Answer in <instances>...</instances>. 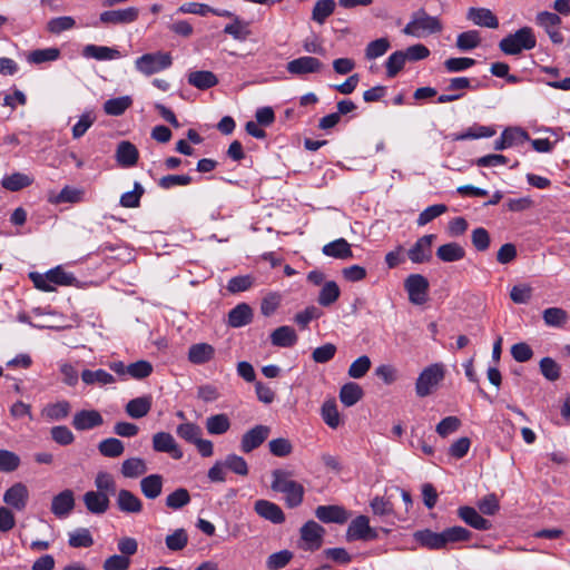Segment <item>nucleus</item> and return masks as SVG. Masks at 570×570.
I'll use <instances>...</instances> for the list:
<instances>
[{
    "instance_id": "f257e3e1",
    "label": "nucleus",
    "mask_w": 570,
    "mask_h": 570,
    "mask_svg": "<svg viewBox=\"0 0 570 570\" xmlns=\"http://www.w3.org/2000/svg\"><path fill=\"white\" fill-rule=\"evenodd\" d=\"M443 24L438 17L430 16L424 9H420L411 16V20L403 29V33L415 38H424L439 33Z\"/></svg>"
},
{
    "instance_id": "f03ea898",
    "label": "nucleus",
    "mask_w": 570,
    "mask_h": 570,
    "mask_svg": "<svg viewBox=\"0 0 570 570\" xmlns=\"http://www.w3.org/2000/svg\"><path fill=\"white\" fill-rule=\"evenodd\" d=\"M535 45L537 39L533 30L530 27H523L501 39L499 48L505 55L517 56L523 50L533 49Z\"/></svg>"
},
{
    "instance_id": "7ed1b4c3",
    "label": "nucleus",
    "mask_w": 570,
    "mask_h": 570,
    "mask_svg": "<svg viewBox=\"0 0 570 570\" xmlns=\"http://www.w3.org/2000/svg\"><path fill=\"white\" fill-rule=\"evenodd\" d=\"M173 65V57L169 52L156 51L145 53L135 60V68L145 76H151L168 69Z\"/></svg>"
},
{
    "instance_id": "20e7f679",
    "label": "nucleus",
    "mask_w": 570,
    "mask_h": 570,
    "mask_svg": "<svg viewBox=\"0 0 570 570\" xmlns=\"http://www.w3.org/2000/svg\"><path fill=\"white\" fill-rule=\"evenodd\" d=\"M444 370L441 364H432L425 367L415 382V392L417 396L425 397L430 395L435 386L443 380Z\"/></svg>"
},
{
    "instance_id": "39448f33",
    "label": "nucleus",
    "mask_w": 570,
    "mask_h": 570,
    "mask_svg": "<svg viewBox=\"0 0 570 570\" xmlns=\"http://www.w3.org/2000/svg\"><path fill=\"white\" fill-rule=\"evenodd\" d=\"M429 281L421 274H411L404 281V288L409 294V299L415 305H422L428 299Z\"/></svg>"
},
{
    "instance_id": "423d86ee",
    "label": "nucleus",
    "mask_w": 570,
    "mask_h": 570,
    "mask_svg": "<svg viewBox=\"0 0 570 570\" xmlns=\"http://www.w3.org/2000/svg\"><path fill=\"white\" fill-rule=\"evenodd\" d=\"M474 86L468 77H454L449 80L446 86L448 94H442L438 97L439 104H448L462 99L465 96V90H474Z\"/></svg>"
},
{
    "instance_id": "0eeeda50",
    "label": "nucleus",
    "mask_w": 570,
    "mask_h": 570,
    "mask_svg": "<svg viewBox=\"0 0 570 570\" xmlns=\"http://www.w3.org/2000/svg\"><path fill=\"white\" fill-rule=\"evenodd\" d=\"M153 450L158 453H167L174 460H180L184 452L175 438L169 432H157L151 439Z\"/></svg>"
},
{
    "instance_id": "6e6552de",
    "label": "nucleus",
    "mask_w": 570,
    "mask_h": 570,
    "mask_svg": "<svg viewBox=\"0 0 570 570\" xmlns=\"http://www.w3.org/2000/svg\"><path fill=\"white\" fill-rule=\"evenodd\" d=\"M535 22L539 27L544 29L553 43L561 45L563 42V36L559 30L561 18L557 13L541 11L537 14Z\"/></svg>"
},
{
    "instance_id": "1a4fd4ad",
    "label": "nucleus",
    "mask_w": 570,
    "mask_h": 570,
    "mask_svg": "<svg viewBox=\"0 0 570 570\" xmlns=\"http://www.w3.org/2000/svg\"><path fill=\"white\" fill-rule=\"evenodd\" d=\"M271 428L267 425H255L245 432L240 440V451L243 453H250L259 448L269 436Z\"/></svg>"
},
{
    "instance_id": "9d476101",
    "label": "nucleus",
    "mask_w": 570,
    "mask_h": 570,
    "mask_svg": "<svg viewBox=\"0 0 570 570\" xmlns=\"http://www.w3.org/2000/svg\"><path fill=\"white\" fill-rule=\"evenodd\" d=\"M139 17V9L128 7L118 10H107L100 13L99 20L104 24H128L135 22Z\"/></svg>"
},
{
    "instance_id": "9b49d317",
    "label": "nucleus",
    "mask_w": 570,
    "mask_h": 570,
    "mask_svg": "<svg viewBox=\"0 0 570 570\" xmlns=\"http://www.w3.org/2000/svg\"><path fill=\"white\" fill-rule=\"evenodd\" d=\"M435 237L433 234L420 237L407 252L410 261L415 264L430 262L432 258V244Z\"/></svg>"
},
{
    "instance_id": "f8f14e48",
    "label": "nucleus",
    "mask_w": 570,
    "mask_h": 570,
    "mask_svg": "<svg viewBox=\"0 0 570 570\" xmlns=\"http://www.w3.org/2000/svg\"><path fill=\"white\" fill-rule=\"evenodd\" d=\"M323 63L320 59L311 56H303L291 60L286 65V70L294 76H305L307 73L320 72Z\"/></svg>"
},
{
    "instance_id": "ddd939ff",
    "label": "nucleus",
    "mask_w": 570,
    "mask_h": 570,
    "mask_svg": "<svg viewBox=\"0 0 570 570\" xmlns=\"http://www.w3.org/2000/svg\"><path fill=\"white\" fill-rule=\"evenodd\" d=\"M376 537L377 533L370 527V520L365 515H358L353 519L346 532V538L348 541L373 540Z\"/></svg>"
},
{
    "instance_id": "4468645a",
    "label": "nucleus",
    "mask_w": 570,
    "mask_h": 570,
    "mask_svg": "<svg viewBox=\"0 0 570 570\" xmlns=\"http://www.w3.org/2000/svg\"><path fill=\"white\" fill-rule=\"evenodd\" d=\"M71 424L79 432L88 431L101 426L104 417L97 410H80L75 413Z\"/></svg>"
},
{
    "instance_id": "2eb2a0df",
    "label": "nucleus",
    "mask_w": 570,
    "mask_h": 570,
    "mask_svg": "<svg viewBox=\"0 0 570 570\" xmlns=\"http://www.w3.org/2000/svg\"><path fill=\"white\" fill-rule=\"evenodd\" d=\"M29 500V490L22 482H17L3 494V502L17 511L26 509Z\"/></svg>"
},
{
    "instance_id": "dca6fc26",
    "label": "nucleus",
    "mask_w": 570,
    "mask_h": 570,
    "mask_svg": "<svg viewBox=\"0 0 570 570\" xmlns=\"http://www.w3.org/2000/svg\"><path fill=\"white\" fill-rule=\"evenodd\" d=\"M324 529L317 522L309 520L301 528V539L305 550H317L322 546Z\"/></svg>"
},
{
    "instance_id": "f3484780",
    "label": "nucleus",
    "mask_w": 570,
    "mask_h": 570,
    "mask_svg": "<svg viewBox=\"0 0 570 570\" xmlns=\"http://www.w3.org/2000/svg\"><path fill=\"white\" fill-rule=\"evenodd\" d=\"M75 508V494L70 489H66L55 495L51 500V512L59 519L67 518Z\"/></svg>"
},
{
    "instance_id": "a211bd4d",
    "label": "nucleus",
    "mask_w": 570,
    "mask_h": 570,
    "mask_svg": "<svg viewBox=\"0 0 570 570\" xmlns=\"http://www.w3.org/2000/svg\"><path fill=\"white\" fill-rule=\"evenodd\" d=\"M529 135L521 128H507L502 131L499 139L494 141L495 150H503L515 145H521L529 140Z\"/></svg>"
},
{
    "instance_id": "6ab92c4d",
    "label": "nucleus",
    "mask_w": 570,
    "mask_h": 570,
    "mask_svg": "<svg viewBox=\"0 0 570 570\" xmlns=\"http://www.w3.org/2000/svg\"><path fill=\"white\" fill-rule=\"evenodd\" d=\"M255 512L271 521L272 523L279 524L285 521V514L283 510L274 502L267 500H257L254 505Z\"/></svg>"
},
{
    "instance_id": "aec40b11",
    "label": "nucleus",
    "mask_w": 570,
    "mask_h": 570,
    "mask_svg": "<svg viewBox=\"0 0 570 570\" xmlns=\"http://www.w3.org/2000/svg\"><path fill=\"white\" fill-rule=\"evenodd\" d=\"M82 499L86 509L92 514H104L110 505L109 497L104 492L88 491Z\"/></svg>"
},
{
    "instance_id": "412c9836",
    "label": "nucleus",
    "mask_w": 570,
    "mask_h": 570,
    "mask_svg": "<svg viewBox=\"0 0 570 570\" xmlns=\"http://www.w3.org/2000/svg\"><path fill=\"white\" fill-rule=\"evenodd\" d=\"M71 413V404L67 400L46 404L41 410V416L49 422L62 421Z\"/></svg>"
},
{
    "instance_id": "4be33fe9",
    "label": "nucleus",
    "mask_w": 570,
    "mask_h": 570,
    "mask_svg": "<svg viewBox=\"0 0 570 570\" xmlns=\"http://www.w3.org/2000/svg\"><path fill=\"white\" fill-rule=\"evenodd\" d=\"M466 18L475 26L495 29L499 27L497 16L488 8H470Z\"/></svg>"
},
{
    "instance_id": "5701e85b",
    "label": "nucleus",
    "mask_w": 570,
    "mask_h": 570,
    "mask_svg": "<svg viewBox=\"0 0 570 570\" xmlns=\"http://www.w3.org/2000/svg\"><path fill=\"white\" fill-rule=\"evenodd\" d=\"M458 515L464 523L476 530H489L492 527L491 522L472 507H460Z\"/></svg>"
},
{
    "instance_id": "b1692460",
    "label": "nucleus",
    "mask_w": 570,
    "mask_h": 570,
    "mask_svg": "<svg viewBox=\"0 0 570 570\" xmlns=\"http://www.w3.org/2000/svg\"><path fill=\"white\" fill-rule=\"evenodd\" d=\"M316 518L324 523H344L348 515L346 510L338 505H320L315 510Z\"/></svg>"
},
{
    "instance_id": "393cba45",
    "label": "nucleus",
    "mask_w": 570,
    "mask_h": 570,
    "mask_svg": "<svg viewBox=\"0 0 570 570\" xmlns=\"http://www.w3.org/2000/svg\"><path fill=\"white\" fill-rule=\"evenodd\" d=\"M139 158L138 149L130 141L124 140L120 141L117 146L116 150V160L117 163L124 167H132L137 164Z\"/></svg>"
},
{
    "instance_id": "a878e982",
    "label": "nucleus",
    "mask_w": 570,
    "mask_h": 570,
    "mask_svg": "<svg viewBox=\"0 0 570 570\" xmlns=\"http://www.w3.org/2000/svg\"><path fill=\"white\" fill-rule=\"evenodd\" d=\"M414 540L429 550L444 549L442 532H434L430 529L417 530L413 533Z\"/></svg>"
},
{
    "instance_id": "bb28decb",
    "label": "nucleus",
    "mask_w": 570,
    "mask_h": 570,
    "mask_svg": "<svg viewBox=\"0 0 570 570\" xmlns=\"http://www.w3.org/2000/svg\"><path fill=\"white\" fill-rule=\"evenodd\" d=\"M215 348L208 343H196L188 348V361L195 365H202L212 361Z\"/></svg>"
},
{
    "instance_id": "cd10ccee",
    "label": "nucleus",
    "mask_w": 570,
    "mask_h": 570,
    "mask_svg": "<svg viewBox=\"0 0 570 570\" xmlns=\"http://www.w3.org/2000/svg\"><path fill=\"white\" fill-rule=\"evenodd\" d=\"M269 337L271 343L277 347H292L298 340L295 330L287 325H283L274 330Z\"/></svg>"
},
{
    "instance_id": "c85d7f7f",
    "label": "nucleus",
    "mask_w": 570,
    "mask_h": 570,
    "mask_svg": "<svg viewBox=\"0 0 570 570\" xmlns=\"http://www.w3.org/2000/svg\"><path fill=\"white\" fill-rule=\"evenodd\" d=\"M322 253L325 256L337 259H350L353 257L351 245L345 238H337L323 246Z\"/></svg>"
},
{
    "instance_id": "c756f323",
    "label": "nucleus",
    "mask_w": 570,
    "mask_h": 570,
    "mask_svg": "<svg viewBox=\"0 0 570 570\" xmlns=\"http://www.w3.org/2000/svg\"><path fill=\"white\" fill-rule=\"evenodd\" d=\"M116 502L118 509L125 513H139L142 510L141 500L129 490L121 489Z\"/></svg>"
},
{
    "instance_id": "7c9ffc66",
    "label": "nucleus",
    "mask_w": 570,
    "mask_h": 570,
    "mask_svg": "<svg viewBox=\"0 0 570 570\" xmlns=\"http://www.w3.org/2000/svg\"><path fill=\"white\" fill-rule=\"evenodd\" d=\"M253 320V309L246 303H240L228 313V324L232 327H242L249 324Z\"/></svg>"
},
{
    "instance_id": "2f4dec72",
    "label": "nucleus",
    "mask_w": 570,
    "mask_h": 570,
    "mask_svg": "<svg viewBox=\"0 0 570 570\" xmlns=\"http://www.w3.org/2000/svg\"><path fill=\"white\" fill-rule=\"evenodd\" d=\"M82 56L85 58H91L99 61H104L120 58V52L115 48L106 46L87 45L82 49Z\"/></svg>"
},
{
    "instance_id": "473e14b6",
    "label": "nucleus",
    "mask_w": 570,
    "mask_h": 570,
    "mask_svg": "<svg viewBox=\"0 0 570 570\" xmlns=\"http://www.w3.org/2000/svg\"><path fill=\"white\" fill-rule=\"evenodd\" d=\"M151 405H153L151 396L145 395V396H139V397L130 400L126 404L125 410H126V413L131 419H141L149 413Z\"/></svg>"
},
{
    "instance_id": "72a5a7b5",
    "label": "nucleus",
    "mask_w": 570,
    "mask_h": 570,
    "mask_svg": "<svg viewBox=\"0 0 570 570\" xmlns=\"http://www.w3.org/2000/svg\"><path fill=\"white\" fill-rule=\"evenodd\" d=\"M33 181L32 176L17 171L4 176L1 179V186L9 191H19L31 186Z\"/></svg>"
},
{
    "instance_id": "f704fd0d",
    "label": "nucleus",
    "mask_w": 570,
    "mask_h": 570,
    "mask_svg": "<svg viewBox=\"0 0 570 570\" xmlns=\"http://www.w3.org/2000/svg\"><path fill=\"white\" fill-rule=\"evenodd\" d=\"M163 483L160 474H150L141 479L140 490L147 499L154 500L161 494Z\"/></svg>"
},
{
    "instance_id": "c9c22d12",
    "label": "nucleus",
    "mask_w": 570,
    "mask_h": 570,
    "mask_svg": "<svg viewBox=\"0 0 570 570\" xmlns=\"http://www.w3.org/2000/svg\"><path fill=\"white\" fill-rule=\"evenodd\" d=\"M188 83L197 89L206 90L218 83L216 75L208 70L193 71L188 75Z\"/></svg>"
},
{
    "instance_id": "e433bc0d",
    "label": "nucleus",
    "mask_w": 570,
    "mask_h": 570,
    "mask_svg": "<svg viewBox=\"0 0 570 570\" xmlns=\"http://www.w3.org/2000/svg\"><path fill=\"white\" fill-rule=\"evenodd\" d=\"M436 256L444 263L461 261L465 256L464 248L458 243H448L436 249Z\"/></svg>"
},
{
    "instance_id": "4c0bfd02",
    "label": "nucleus",
    "mask_w": 570,
    "mask_h": 570,
    "mask_svg": "<svg viewBox=\"0 0 570 570\" xmlns=\"http://www.w3.org/2000/svg\"><path fill=\"white\" fill-rule=\"evenodd\" d=\"M60 50L55 47L36 49L27 55V61L31 65H41L45 62H52L60 58Z\"/></svg>"
},
{
    "instance_id": "58836bf2",
    "label": "nucleus",
    "mask_w": 570,
    "mask_h": 570,
    "mask_svg": "<svg viewBox=\"0 0 570 570\" xmlns=\"http://www.w3.org/2000/svg\"><path fill=\"white\" fill-rule=\"evenodd\" d=\"M148 468L144 459L130 458L122 462L121 474L125 478L135 479L147 472Z\"/></svg>"
},
{
    "instance_id": "ea45409f",
    "label": "nucleus",
    "mask_w": 570,
    "mask_h": 570,
    "mask_svg": "<svg viewBox=\"0 0 570 570\" xmlns=\"http://www.w3.org/2000/svg\"><path fill=\"white\" fill-rule=\"evenodd\" d=\"M362 397L363 390L357 383L348 382L341 387L340 400L347 407L356 404Z\"/></svg>"
},
{
    "instance_id": "a19ab883",
    "label": "nucleus",
    "mask_w": 570,
    "mask_h": 570,
    "mask_svg": "<svg viewBox=\"0 0 570 570\" xmlns=\"http://www.w3.org/2000/svg\"><path fill=\"white\" fill-rule=\"evenodd\" d=\"M207 432L212 435H222L230 428V421L224 413L210 415L206 419Z\"/></svg>"
},
{
    "instance_id": "79ce46f5",
    "label": "nucleus",
    "mask_w": 570,
    "mask_h": 570,
    "mask_svg": "<svg viewBox=\"0 0 570 570\" xmlns=\"http://www.w3.org/2000/svg\"><path fill=\"white\" fill-rule=\"evenodd\" d=\"M81 380L87 385H108L115 382V377L105 370H83L81 373Z\"/></svg>"
},
{
    "instance_id": "37998d69",
    "label": "nucleus",
    "mask_w": 570,
    "mask_h": 570,
    "mask_svg": "<svg viewBox=\"0 0 570 570\" xmlns=\"http://www.w3.org/2000/svg\"><path fill=\"white\" fill-rule=\"evenodd\" d=\"M176 434L187 443L194 444L203 435V430L198 424L186 421L177 425Z\"/></svg>"
},
{
    "instance_id": "c03bdc74",
    "label": "nucleus",
    "mask_w": 570,
    "mask_h": 570,
    "mask_svg": "<svg viewBox=\"0 0 570 570\" xmlns=\"http://www.w3.org/2000/svg\"><path fill=\"white\" fill-rule=\"evenodd\" d=\"M335 7L334 0H317L312 10V20L323 24L333 14Z\"/></svg>"
},
{
    "instance_id": "a18cd8bd",
    "label": "nucleus",
    "mask_w": 570,
    "mask_h": 570,
    "mask_svg": "<svg viewBox=\"0 0 570 570\" xmlns=\"http://www.w3.org/2000/svg\"><path fill=\"white\" fill-rule=\"evenodd\" d=\"M132 99L130 96H121L105 101L104 111L109 116H121L130 106Z\"/></svg>"
},
{
    "instance_id": "49530a36",
    "label": "nucleus",
    "mask_w": 570,
    "mask_h": 570,
    "mask_svg": "<svg viewBox=\"0 0 570 570\" xmlns=\"http://www.w3.org/2000/svg\"><path fill=\"white\" fill-rule=\"evenodd\" d=\"M248 26V22L242 20L239 17H234L233 22L225 26L224 32L235 40L245 41L250 35Z\"/></svg>"
},
{
    "instance_id": "de8ad7c7",
    "label": "nucleus",
    "mask_w": 570,
    "mask_h": 570,
    "mask_svg": "<svg viewBox=\"0 0 570 570\" xmlns=\"http://www.w3.org/2000/svg\"><path fill=\"white\" fill-rule=\"evenodd\" d=\"M471 532L460 525L451 527L442 531L444 549L451 543L464 542L471 539Z\"/></svg>"
},
{
    "instance_id": "09e8293b",
    "label": "nucleus",
    "mask_w": 570,
    "mask_h": 570,
    "mask_svg": "<svg viewBox=\"0 0 570 570\" xmlns=\"http://www.w3.org/2000/svg\"><path fill=\"white\" fill-rule=\"evenodd\" d=\"M99 452L107 458H118L125 451L124 443L116 438H108L98 444Z\"/></svg>"
},
{
    "instance_id": "8fccbe9b",
    "label": "nucleus",
    "mask_w": 570,
    "mask_h": 570,
    "mask_svg": "<svg viewBox=\"0 0 570 570\" xmlns=\"http://www.w3.org/2000/svg\"><path fill=\"white\" fill-rule=\"evenodd\" d=\"M481 43L480 32L478 30H469L458 35L456 47L461 51H469Z\"/></svg>"
},
{
    "instance_id": "3c124183",
    "label": "nucleus",
    "mask_w": 570,
    "mask_h": 570,
    "mask_svg": "<svg viewBox=\"0 0 570 570\" xmlns=\"http://www.w3.org/2000/svg\"><path fill=\"white\" fill-rule=\"evenodd\" d=\"M68 543L72 548H89L94 544V538L86 528H78L69 533Z\"/></svg>"
},
{
    "instance_id": "603ef678",
    "label": "nucleus",
    "mask_w": 570,
    "mask_h": 570,
    "mask_svg": "<svg viewBox=\"0 0 570 570\" xmlns=\"http://www.w3.org/2000/svg\"><path fill=\"white\" fill-rule=\"evenodd\" d=\"M406 56L403 50L393 52L385 62L387 77L394 78L404 68Z\"/></svg>"
},
{
    "instance_id": "864d4df0",
    "label": "nucleus",
    "mask_w": 570,
    "mask_h": 570,
    "mask_svg": "<svg viewBox=\"0 0 570 570\" xmlns=\"http://www.w3.org/2000/svg\"><path fill=\"white\" fill-rule=\"evenodd\" d=\"M82 190L75 187L65 186L58 195L50 197L49 200L52 204L79 203L82 199Z\"/></svg>"
},
{
    "instance_id": "5fc2aeb1",
    "label": "nucleus",
    "mask_w": 570,
    "mask_h": 570,
    "mask_svg": "<svg viewBox=\"0 0 570 570\" xmlns=\"http://www.w3.org/2000/svg\"><path fill=\"white\" fill-rule=\"evenodd\" d=\"M340 296V288L333 281L326 282L322 287L317 302L322 306H330L337 301Z\"/></svg>"
},
{
    "instance_id": "6e6d98bb",
    "label": "nucleus",
    "mask_w": 570,
    "mask_h": 570,
    "mask_svg": "<svg viewBox=\"0 0 570 570\" xmlns=\"http://www.w3.org/2000/svg\"><path fill=\"white\" fill-rule=\"evenodd\" d=\"M144 187L136 181L134 184V189L130 191H126L120 197V205L125 208H136L140 205V198L144 195Z\"/></svg>"
},
{
    "instance_id": "4d7b16f0",
    "label": "nucleus",
    "mask_w": 570,
    "mask_h": 570,
    "mask_svg": "<svg viewBox=\"0 0 570 570\" xmlns=\"http://www.w3.org/2000/svg\"><path fill=\"white\" fill-rule=\"evenodd\" d=\"M542 317L548 326L560 327L567 322L568 315L560 307H549L543 311Z\"/></svg>"
},
{
    "instance_id": "13d9d810",
    "label": "nucleus",
    "mask_w": 570,
    "mask_h": 570,
    "mask_svg": "<svg viewBox=\"0 0 570 570\" xmlns=\"http://www.w3.org/2000/svg\"><path fill=\"white\" fill-rule=\"evenodd\" d=\"M372 365L371 358L367 355L357 357L348 367L347 374L352 379H362L370 371Z\"/></svg>"
},
{
    "instance_id": "bf43d9fd",
    "label": "nucleus",
    "mask_w": 570,
    "mask_h": 570,
    "mask_svg": "<svg viewBox=\"0 0 570 570\" xmlns=\"http://www.w3.org/2000/svg\"><path fill=\"white\" fill-rule=\"evenodd\" d=\"M224 465L237 475L246 476L248 474V464L240 455L228 454L224 460Z\"/></svg>"
},
{
    "instance_id": "052dcab7",
    "label": "nucleus",
    "mask_w": 570,
    "mask_h": 570,
    "mask_svg": "<svg viewBox=\"0 0 570 570\" xmlns=\"http://www.w3.org/2000/svg\"><path fill=\"white\" fill-rule=\"evenodd\" d=\"M95 485L97 488V492L107 493L108 497L116 493V481L108 472H98L95 478Z\"/></svg>"
},
{
    "instance_id": "680f3d73",
    "label": "nucleus",
    "mask_w": 570,
    "mask_h": 570,
    "mask_svg": "<svg viewBox=\"0 0 570 570\" xmlns=\"http://www.w3.org/2000/svg\"><path fill=\"white\" fill-rule=\"evenodd\" d=\"M293 558V552L289 550H281L272 553L266 560L268 570H281L285 568Z\"/></svg>"
},
{
    "instance_id": "e2e57ef3",
    "label": "nucleus",
    "mask_w": 570,
    "mask_h": 570,
    "mask_svg": "<svg viewBox=\"0 0 570 570\" xmlns=\"http://www.w3.org/2000/svg\"><path fill=\"white\" fill-rule=\"evenodd\" d=\"M190 502L189 492L185 488H178L167 495L166 505L170 509L178 510Z\"/></svg>"
},
{
    "instance_id": "0e129e2a",
    "label": "nucleus",
    "mask_w": 570,
    "mask_h": 570,
    "mask_svg": "<svg viewBox=\"0 0 570 570\" xmlns=\"http://www.w3.org/2000/svg\"><path fill=\"white\" fill-rule=\"evenodd\" d=\"M50 436L53 442L59 445L66 446L75 442L72 431L66 425H56L50 429Z\"/></svg>"
},
{
    "instance_id": "69168bd1",
    "label": "nucleus",
    "mask_w": 570,
    "mask_h": 570,
    "mask_svg": "<svg viewBox=\"0 0 570 570\" xmlns=\"http://www.w3.org/2000/svg\"><path fill=\"white\" fill-rule=\"evenodd\" d=\"M391 45L386 38H380L371 41L365 48V58L373 60L382 57L390 49Z\"/></svg>"
},
{
    "instance_id": "338daca9",
    "label": "nucleus",
    "mask_w": 570,
    "mask_h": 570,
    "mask_svg": "<svg viewBox=\"0 0 570 570\" xmlns=\"http://www.w3.org/2000/svg\"><path fill=\"white\" fill-rule=\"evenodd\" d=\"M165 543L170 551H180L188 543V534L185 529H177L166 537Z\"/></svg>"
},
{
    "instance_id": "774afa93",
    "label": "nucleus",
    "mask_w": 570,
    "mask_h": 570,
    "mask_svg": "<svg viewBox=\"0 0 570 570\" xmlns=\"http://www.w3.org/2000/svg\"><path fill=\"white\" fill-rule=\"evenodd\" d=\"M540 372L541 374L551 382H554L560 379L561 367L560 365L551 357H543L540 361Z\"/></svg>"
}]
</instances>
